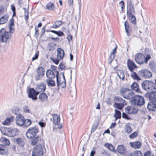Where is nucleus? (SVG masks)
Returning a JSON list of instances; mask_svg holds the SVG:
<instances>
[{
  "mask_svg": "<svg viewBox=\"0 0 156 156\" xmlns=\"http://www.w3.org/2000/svg\"><path fill=\"white\" fill-rule=\"evenodd\" d=\"M10 31L7 32L4 28L0 30V41L1 42L5 43L11 37Z\"/></svg>",
  "mask_w": 156,
  "mask_h": 156,
  "instance_id": "1",
  "label": "nucleus"
},
{
  "mask_svg": "<svg viewBox=\"0 0 156 156\" xmlns=\"http://www.w3.org/2000/svg\"><path fill=\"white\" fill-rule=\"evenodd\" d=\"M44 147L39 144L34 148L32 151V156H42L44 154Z\"/></svg>",
  "mask_w": 156,
  "mask_h": 156,
  "instance_id": "2",
  "label": "nucleus"
},
{
  "mask_svg": "<svg viewBox=\"0 0 156 156\" xmlns=\"http://www.w3.org/2000/svg\"><path fill=\"white\" fill-rule=\"evenodd\" d=\"M38 132V129L35 126L30 128L27 131L26 135L28 138H32L34 137Z\"/></svg>",
  "mask_w": 156,
  "mask_h": 156,
  "instance_id": "3",
  "label": "nucleus"
},
{
  "mask_svg": "<svg viewBox=\"0 0 156 156\" xmlns=\"http://www.w3.org/2000/svg\"><path fill=\"white\" fill-rule=\"evenodd\" d=\"M144 90H152L154 88L155 84L151 81H145L141 84Z\"/></svg>",
  "mask_w": 156,
  "mask_h": 156,
  "instance_id": "4",
  "label": "nucleus"
},
{
  "mask_svg": "<svg viewBox=\"0 0 156 156\" xmlns=\"http://www.w3.org/2000/svg\"><path fill=\"white\" fill-rule=\"evenodd\" d=\"M120 92L124 98H135L134 92L129 89H123Z\"/></svg>",
  "mask_w": 156,
  "mask_h": 156,
  "instance_id": "5",
  "label": "nucleus"
},
{
  "mask_svg": "<svg viewBox=\"0 0 156 156\" xmlns=\"http://www.w3.org/2000/svg\"><path fill=\"white\" fill-rule=\"evenodd\" d=\"M129 101L133 105L138 106L143 105L145 103L144 98H130Z\"/></svg>",
  "mask_w": 156,
  "mask_h": 156,
  "instance_id": "6",
  "label": "nucleus"
},
{
  "mask_svg": "<svg viewBox=\"0 0 156 156\" xmlns=\"http://www.w3.org/2000/svg\"><path fill=\"white\" fill-rule=\"evenodd\" d=\"M139 3V0H129L127 2V9H130L131 12H134V5L136 7Z\"/></svg>",
  "mask_w": 156,
  "mask_h": 156,
  "instance_id": "7",
  "label": "nucleus"
},
{
  "mask_svg": "<svg viewBox=\"0 0 156 156\" xmlns=\"http://www.w3.org/2000/svg\"><path fill=\"white\" fill-rule=\"evenodd\" d=\"M150 101L147 105V108L150 111L156 110V98H149Z\"/></svg>",
  "mask_w": 156,
  "mask_h": 156,
  "instance_id": "8",
  "label": "nucleus"
},
{
  "mask_svg": "<svg viewBox=\"0 0 156 156\" xmlns=\"http://www.w3.org/2000/svg\"><path fill=\"white\" fill-rule=\"evenodd\" d=\"M135 58L136 62L139 64L144 62L145 56L142 53H139L136 54Z\"/></svg>",
  "mask_w": 156,
  "mask_h": 156,
  "instance_id": "9",
  "label": "nucleus"
},
{
  "mask_svg": "<svg viewBox=\"0 0 156 156\" xmlns=\"http://www.w3.org/2000/svg\"><path fill=\"white\" fill-rule=\"evenodd\" d=\"M140 75L144 78H150L152 76V73L146 69L141 70L139 72Z\"/></svg>",
  "mask_w": 156,
  "mask_h": 156,
  "instance_id": "10",
  "label": "nucleus"
},
{
  "mask_svg": "<svg viewBox=\"0 0 156 156\" xmlns=\"http://www.w3.org/2000/svg\"><path fill=\"white\" fill-rule=\"evenodd\" d=\"M125 112L129 114H133L137 113L138 109L132 106H128L125 108Z\"/></svg>",
  "mask_w": 156,
  "mask_h": 156,
  "instance_id": "11",
  "label": "nucleus"
},
{
  "mask_svg": "<svg viewBox=\"0 0 156 156\" xmlns=\"http://www.w3.org/2000/svg\"><path fill=\"white\" fill-rule=\"evenodd\" d=\"M28 90L29 98H37V96L39 94V92L33 88H29Z\"/></svg>",
  "mask_w": 156,
  "mask_h": 156,
  "instance_id": "12",
  "label": "nucleus"
},
{
  "mask_svg": "<svg viewBox=\"0 0 156 156\" xmlns=\"http://www.w3.org/2000/svg\"><path fill=\"white\" fill-rule=\"evenodd\" d=\"M16 122L18 126H22L24 123V117L20 114H18L16 116Z\"/></svg>",
  "mask_w": 156,
  "mask_h": 156,
  "instance_id": "13",
  "label": "nucleus"
},
{
  "mask_svg": "<svg viewBox=\"0 0 156 156\" xmlns=\"http://www.w3.org/2000/svg\"><path fill=\"white\" fill-rule=\"evenodd\" d=\"M63 78H62V80L61 78L58 77V76H56L57 82L58 86H60L62 87H64L66 86V84L64 74H63Z\"/></svg>",
  "mask_w": 156,
  "mask_h": 156,
  "instance_id": "14",
  "label": "nucleus"
},
{
  "mask_svg": "<svg viewBox=\"0 0 156 156\" xmlns=\"http://www.w3.org/2000/svg\"><path fill=\"white\" fill-rule=\"evenodd\" d=\"M19 132V130L16 128L13 129H9L8 136L12 137L17 136Z\"/></svg>",
  "mask_w": 156,
  "mask_h": 156,
  "instance_id": "15",
  "label": "nucleus"
},
{
  "mask_svg": "<svg viewBox=\"0 0 156 156\" xmlns=\"http://www.w3.org/2000/svg\"><path fill=\"white\" fill-rule=\"evenodd\" d=\"M130 11V9H127V15L129 17L131 22L133 23H134L136 22V19L135 17L133 14L135 13V10H134V12H131Z\"/></svg>",
  "mask_w": 156,
  "mask_h": 156,
  "instance_id": "16",
  "label": "nucleus"
},
{
  "mask_svg": "<svg viewBox=\"0 0 156 156\" xmlns=\"http://www.w3.org/2000/svg\"><path fill=\"white\" fill-rule=\"evenodd\" d=\"M127 64L129 69L131 72L136 67L134 63L129 59L127 60Z\"/></svg>",
  "mask_w": 156,
  "mask_h": 156,
  "instance_id": "17",
  "label": "nucleus"
},
{
  "mask_svg": "<svg viewBox=\"0 0 156 156\" xmlns=\"http://www.w3.org/2000/svg\"><path fill=\"white\" fill-rule=\"evenodd\" d=\"M37 73L38 76L36 77V79L37 80H39L44 75V70L42 67H39L37 69Z\"/></svg>",
  "mask_w": 156,
  "mask_h": 156,
  "instance_id": "18",
  "label": "nucleus"
},
{
  "mask_svg": "<svg viewBox=\"0 0 156 156\" xmlns=\"http://www.w3.org/2000/svg\"><path fill=\"white\" fill-rule=\"evenodd\" d=\"M52 116L53 118V124L55 125H58L60 121V116L56 114H52Z\"/></svg>",
  "mask_w": 156,
  "mask_h": 156,
  "instance_id": "19",
  "label": "nucleus"
},
{
  "mask_svg": "<svg viewBox=\"0 0 156 156\" xmlns=\"http://www.w3.org/2000/svg\"><path fill=\"white\" fill-rule=\"evenodd\" d=\"M46 89L45 85L44 83H41L38 85L36 88V90L39 92V93L40 92H44Z\"/></svg>",
  "mask_w": 156,
  "mask_h": 156,
  "instance_id": "20",
  "label": "nucleus"
},
{
  "mask_svg": "<svg viewBox=\"0 0 156 156\" xmlns=\"http://www.w3.org/2000/svg\"><path fill=\"white\" fill-rule=\"evenodd\" d=\"M118 152L122 154H124L126 152V147L122 145H119L117 148Z\"/></svg>",
  "mask_w": 156,
  "mask_h": 156,
  "instance_id": "21",
  "label": "nucleus"
},
{
  "mask_svg": "<svg viewBox=\"0 0 156 156\" xmlns=\"http://www.w3.org/2000/svg\"><path fill=\"white\" fill-rule=\"evenodd\" d=\"M57 57L59 60H61L63 58L64 55V53L63 50L61 48H58L57 49Z\"/></svg>",
  "mask_w": 156,
  "mask_h": 156,
  "instance_id": "22",
  "label": "nucleus"
},
{
  "mask_svg": "<svg viewBox=\"0 0 156 156\" xmlns=\"http://www.w3.org/2000/svg\"><path fill=\"white\" fill-rule=\"evenodd\" d=\"M129 145L131 147L135 148H139L141 146V144L139 141H135L133 142H130Z\"/></svg>",
  "mask_w": 156,
  "mask_h": 156,
  "instance_id": "23",
  "label": "nucleus"
},
{
  "mask_svg": "<svg viewBox=\"0 0 156 156\" xmlns=\"http://www.w3.org/2000/svg\"><path fill=\"white\" fill-rule=\"evenodd\" d=\"M9 16L7 15H4L0 18V25L4 24L6 23L8 20Z\"/></svg>",
  "mask_w": 156,
  "mask_h": 156,
  "instance_id": "24",
  "label": "nucleus"
},
{
  "mask_svg": "<svg viewBox=\"0 0 156 156\" xmlns=\"http://www.w3.org/2000/svg\"><path fill=\"white\" fill-rule=\"evenodd\" d=\"M131 87L132 89L134 90L135 91L138 93L141 92L139 88V85L136 83H133Z\"/></svg>",
  "mask_w": 156,
  "mask_h": 156,
  "instance_id": "25",
  "label": "nucleus"
},
{
  "mask_svg": "<svg viewBox=\"0 0 156 156\" xmlns=\"http://www.w3.org/2000/svg\"><path fill=\"white\" fill-rule=\"evenodd\" d=\"M46 75L47 76L49 79H51L55 77V75L53 71L51 69L48 70L47 71Z\"/></svg>",
  "mask_w": 156,
  "mask_h": 156,
  "instance_id": "26",
  "label": "nucleus"
},
{
  "mask_svg": "<svg viewBox=\"0 0 156 156\" xmlns=\"http://www.w3.org/2000/svg\"><path fill=\"white\" fill-rule=\"evenodd\" d=\"M14 25L13 20L12 18L9 20V31L11 33H13L14 32V30L12 27Z\"/></svg>",
  "mask_w": 156,
  "mask_h": 156,
  "instance_id": "27",
  "label": "nucleus"
},
{
  "mask_svg": "<svg viewBox=\"0 0 156 156\" xmlns=\"http://www.w3.org/2000/svg\"><path fill=\"white\" fill-rule=\"evenodd\" d=\"M117 73L119 78L123 80L125 77V74L123 71L119 70L117 71Z\"/></svg>",
  "mask_w": 156,
  "mask_h": 156,
  "instance_id": "28",
  "label": "nucleus"
},
{
  "mask_svg": "<svg viewBox=\"0 0 156 156\" xmlns=\"http://www.w3.org/2000/svg\"><path fill=\"white\" fill-rule=\"evenodd\" d=\"M6 147L4 145H0V154H4L7 152Z\"/></svg>",
  "mask_w": 156,
  "mask_h": 156,
  "instance_id": "29",
  "label": "nucleus"
},
{
  "mask_svg": "<svg viewBox=\"0 0 156 156\" xmlns=\"http://www.w3.org/2000/svg\"><path fill=\"white\" fill-rule=\"evenodd\" d=\"M13 119V117L7 118L4 121L2 122V123L4 125H9L10 123L12 121Z\"/></svg>",
  "mask_w": 156,
  "mask_h": 156,
  "instance_id": "30",
  "label": "nucleus"
},
{
  "mask_svg": "<svg viewBox=\"0 0 156 156\" xmlns=\"http://www.w3.org/2000/svg\"><path fill=\"white\" fill-rule=\"evenodd\" d=\"M47 9L50 10H53L55 9L54 5L51 2H49L48 3L46 6Z\"/></svg>",
  "mask_w": 156,
  "mask_h": 156,
  "instance_id": "31",
  "label": "nucleus"
},
{
  "mask_svg": "<svg viewBox=\"0 0 156 156\" xmlns=\"http://www.w3.org/2000/svg\"><path fill=\"white\" fill-rule=\"evenodd\" d=\"M125 129V132L128 133H130L132 131V129L129 123L126 125Z\"/></svg>",
  "mask_w": 156,
  "mask_h": 156,
  "instance_id": "32",
  "label": "nucleus"
},
{
  "mask_svg": "<svg viewBox=\"0 0 156 156\" xmlns=\"http://www.w3.org/2000/svg\"><path fill=\"white\" fill-rule=\"evenodd\" d=\"M9 129L6 127H2L1 129V132L2 134L8 136Z\"/></svg>",
  "mask_w": 156,
  "mask_h": 156,
  "instance_id": "33",
  "label": "nucleus"
},
{
  "mask_svg": "<svg viewBox=\"0 0 156 156\" xmlns=\"http://www.w3.org/2000/svg\"><path fill=\"white\" fill-rule=\"evenodd\" d=\"M46 82L49 86H55V82L51 79H48L46 80Z\"/></svg>",
  "mask_w": 156,
  "mask_h": 156,
  "instance_id": "34",
  "label": "nucleus"
},
{
  "mask_svg": "<svg viewBox=\"0 0 156 156\" xmlns=\"http://www.w3.org/2000/svg\"><path fill=\"white\" fill-rule=\"evenodd\" d=\"M114 106L115 107L120 110H121L124 107L122 103H120L117 102L115 103Z\"/></svg>",
  "mask_w": 156,
  "mask_h": 156,
  "instance_id": "35",
  "label": "nucleus"
},
{
  "mask_svg": "<svg viewBox=\"0 0 156 156\" xmlns=\"http://www.w3.org/2000/svg\"><path fill=\"white\" fill-rule=\"evenodd\" d=\"M104 146L110 151H115L114 147L112 145L109 143H106L105 144Z\"/></svg>",
  "mask_w": 156,
  "mask_h": 156,
  "instance_id": "36",
  "label": "nucleus"
},
{
  "mask_svg": "<svg viewBox=\"0 0 156 156\" xmlns=\"http://www.w3.org/2000/svg\"><path fill=\"white\" fill-rule=\"evenodd\" d=\"M16 142L20 146L23 147L24 145V143L22 140L20 138L16 139Z\"/></svg>",
  "mask_w": 156,
  "mask_h": 156,
  "instance_id": "37",
  "label": "nucleus"
},
{
  "mask_svg": "<svg viewBox=\"0 0 156 156\" xmlns=\"http://www.w3.org/2000/svg\"><path fill=\"white\" fill-rule=\"evenodd\" d=\"M62 22L60 21H57L55 22L53 25V27L57 28L61 26L62 24Z\"/></svg>",
  "mask_w": 156,
  "mask_h": 156,
  "instance_id": "38",
  "label": "nucleus"
},
{
  "mask_svg": "<svg viewBox=\"0 0 156 156\" xmlns=\"http://www.w3.org/2000/svg\"><path fill=\"white\" fill-rule=\"evenodd\" d=\"M115 113L114 114V117L116 118L115 120L117 119L121 118V112L116 109L115 110Z\"/></svg>",
  "mask_w": 156,
  "mask_h": 156,
  "instance_id": "39",
  "label": "nucleus"
},
{
  "mask_svg": "<svg viewBox=\"0 0 156 156\" xmlns=\"http://www.w3.org/2000/svg\"><path fill=\"white\" fill-rule=\"evenodd\" d=\"M131 77L134 79L137 80H140V78L138 76L136 73H135L133 72L131 74Z\"/></svg>",
  "mask_w": 156,
  "mask_h": 156,
  "instance_id": "40",
  "label": "nucleus"
},
{
  "mask_svg": "<svg viewBox=\"0 0 156 156\" xmlns=\"http://www.w3.org/2000/svg\"><path fill=\"white\" fill-rule=\"evenodd\" d=\"M114 101L117 102L122 103L123 104V106H124L125 104L126 105V104L125 103V101L122 98H115Z\"/></svg>",
  "mask_w": 156,
  "mask_h": 156,
  "instance_id": "41",
  "label": "nucleus"
},
{
  "mask_svg": "<svg viewBox=\"0 0 156 156\" xmlns=\"http://www.w3.org/2000/svg\"><path fill=\"white\" fill-rule=\"evenodd\" d=\"M125 29L127 35L128 36H129V26L128 25V23L126 21H125L124 23Z\"/></svg>",
  "mask_w": 156,
  "mask_h": 156,
  "instance_id": "42",
  "label": "nucleus"
},
{
  "mask_svg": "<svg viewBox=\"0 0 156 156\" xmlns=\"http://www.w3.org/2000/svg\"><path fill=\"white\" fill-rule=\"evenodd\" d=\"M39 139V137L38 136L35 137L33 139L31 142V144L33 145H36L38 142Z\"/></svg>",
  "mask_w": 156,
  "mask_h": 156,
  "instance_id": "43",
  "label": "nucleus"
},
{
  "mask_svg": "<svg viewBox=\"0 0 156 156\" xmlns=\"http://www.w3.org/2000/svg\"><path fill=\"white\" fill-rule=\"evenodd\" d=\"M2 141L3 143H5L6 145H9L10 144L9 140L5 137H2Z\"/></svg>",
  "mask_w": 156,
  "mask_h": 156,
  "instance_id": "44",
  "label": "nucleus"
},
{
  "mask_svg": "<svg viewBox=\"0 0 156 156\" xmlns=\"http://www.w3.org/2000/svg\"><path fill=\"white\" fill-rule=\"evenodd\" d=\"M31 123V121L29 119H24V124L26 126H30Z\"/></svg>",
  "mask_w": 156,
  "mask_h": 156,
  "instance_id": "45",
  "label": "nucleus"
},
{
  "mask_svg": "<svg viewBox=\"0 0 156 156\" xmlns=\"http://www.w3.org/2000/svg\"><path fill=\"white\" fill-rule=\"evenodd\" d=\"M23 112L27 113H30V110L29 107L27 106H24L23 108Z\"/></svg>",
  "mask_w": 156,
  "mask_h": 156,
  "instance_id": "46",
  "label": "nucleus"
},
{
  "mask_svg": "<svg viewBox=\"0 0 156 156\" xmlns=\"http://www.w3.org/2000/svg\"><path fill=\"white\" fill-rule=\"evenodd\" d=\"M138 135V133L137 132H135L129 135V137L130 138L133 139L136 137Z\"/></svg>",
  "mask_w": 156,
  "mask_h": 156,
  "instance_id": "47",
  "label": "nucleus"
},
{
  "mask_svg": "<svg viewBox=\"0 0 156 156\" xmlns=\"http://www.w3.org/2000/svg\"><path fill=\"white\" fill-rule=\"evenodd\" d=\"M23 9L25 11L24 16L25 17V19L27 20H28L29 18L28 12L25 8H23Z\"/></svg>",
  "mask_w": 156,
  "mask_h": 156,
  "instance_id": "48",
  "label": "nucleus"
},
{
  "mask_svg": "<svg viewBox=\"0 0 156 156\" xmlns=\"http://www.w3.org/2000/svg\"><path fill=\"white\" fill-rule=\"evenodd\" d=\"M6 10V9L4 6L0 5V15L4 13Z\"/></svg>",
  "mask_w": 156,
  "mask_h": 156,
  "instance_id": "49",
  "label": "nucleus"
},
{
  "mask_svg": "<svg viewBox=\"0 0 156 156\" xmlns=\"http://www.w3.org/2000/svg\"><path fill=\"white\" fill-rule=\"evenodd\" d=\"M115 55L114 54H110V55L109 57V59L110 62H109V63H110L115 58Z\"/></svg>",
  "mask_w": 156,
  "mask_h": 156,
  "instance_id": "50",
  "label": "nucleus"
},
{
  "mask_svg": "<svg viewBox=\"0 0 156 156\" xmlns=\"http://www.w3.org/2000/svg\"><path fill=\"white\" fill-rule=\"evenodd\" d=\"M39 56V51H38L36 52V54L32 58V61H34L35 60L37 59Z\"/></svg>",
  "mask_w": 156,
  "mask_h": 156,
  "instance_id": "51",
  "label": "nucleus"
},
{
  "mask_svg": "<svg viewBox=\"0 0 156 156\" xmlns=\"http://www.w3.org/2000/svg\"><path fill=\"white\" fill-rule=\"evenodd\" d=\"M149 94V97L148 98H156V92L155 91L151 92Z\"/></svg>",
  "mask_w": 156,
  "mask_h": 156,
  "instance_id": "52",
  "label": "nucleus"
},
{
  "mask_svg": "<svg viewBox=\"0 0 156 156\" xmlns=\"http://www.w3.org/2000/svg\"><path fill=\"white\" fill-rule=\"evenodd\" d=\"M135 156H143V154L141 152L139 151H136L134 152Z\"/></svg>",
  "mask_w": 156,
  "mask_h": 156,
  "instance_id": "53",
  "label": "nucleus"
},
{
  "mask_svg": "<svg viewBox=\"0 0 156 156\" xmlns=\"http://www.w3.org/2000/svg\"><path fill=\"white\" fill-rule=\"evenodd\" d=\"M144 156H154V154H152L149 151H147L144 154Z\"/></svg>",
  "mask_w": 156,
  "mask_h": 156,
  "instance_id": "54",
  "label": "nucleus"
},
{
  "mask_svg": "<svg viewBox=\"0 0 156 156\" xmlns=\"http://www.w3.org/2000/svg\"><path fill=\"white\" fill-rule=\"evenodd\" d=\"M151 56L149 55H147L146 57H145V62L144 63H147L148 60L150 58Z\"/></svg>",
  "mask_w": 156,
  "mask_h": 156,
  "instance_id": "55",
  "label": "nucleus"
},
{
  "mask_svg": "<svg viewBox=\"0 0 156 156\" xmlns=\"http://www.w3.org/2000/svg\"><path fill=\"white\" fill-rule=\"evenodd\" d=\"M51 60L53 61V62L55 63L57 65L58 64L59 62V59H53L51 58Z\"/></svg>",
  "mask_w": 156,
  "mask_h": 156,
  "instance_id": "56",
  "label": "nucleus"
},
{
  "mask_svg": "<svg viewBox=\"0 0 156 156\" xmlns=\"http://www.w3.org/2000/svg\"><path fill=\"white\" fill-rule=\"evenodd\" d=\"M122 117L123 118H124L127 119H129V118L128 117V115L124 112H123L122 113Z\"/></svg>",
  "mask_w": 156,
  "mask_h": 156,
  "instance_id": "57",
  "label": "nucleus"
},
{
  "mask_svg": "<svg viewBox=\"0 0 156 156\" xmlns=\"http://www.w3.org/2000/svg\"><path fill=\"white\" fill-rule=\"evenodd\" d=\"M119 4L120 5V6L121 7L122 10L125 6L124 2L122 1H121L119 2Z\"/></svg>",
  "mask_w": 156,
  "mask_h": 156,
  "instance_id": "58",
  "label": "nucleus"
},
{
  "mask_svg": "<svg viewBox=\"0 0 156 156\" xmlns=\"http://www.w3.org/2000/svg\"><path fill=\"white\" fill-rule=\"evenodd\" d=\"M47 96L46 94L44 93H41L39 96V98H47Z\"/></svg>",
  "mask_w": 156,
  "mask_h": 156,
  "instance_id": "59",
  "label": "nucleus"
},
{
  "mask_svg": "<svg viewBox=\"0 0 156 156\" xmlns=\"http://www.w3.org/2000/svg\"><path fill=\"white\" fill-rule=\"evenodd\" d=\"M38 124L41 127H44L45 126V123L43 122H39Z\"/></svg>",
  "mask_w": 156,
  "mask_h": 156,
  "instance_id": "60",
  "label": "nucleus"
},
{
  "mask_svg": "<svg viewBox=\"0 0 156 156\" xmlns=\"http://www.w3.org/2000/svg\"><path fill=\"white\" fill-rule=\"evenodd\" d=\"M117 46H116L115 47V48H114L112 51V52L111 53V54H114V55H115V54L116 53V48H117Z\"/></svg>",
  "mask_w": 156,
  "mask_h": 156,
  "instance_id": "61",
  "label": "nucleus"
},
{
  "mask_svg": "<svg viewBox=\"0 0 156 156\" xmlns=\"http://www.w3.org/2000/svg\"><path fill=\"white\" fill-rule=\"evenodd\" d=\"M56 34L59 36H62L64 34L62 32L59 31V32H57V33H56Z\"/></svg>",
  "mask_w": 156,
  "mask_h": 156,
  "instance_id": "62",
  "label": "nucleus"
},
{
  "mask_svg": "<svg viewBox=\"0 0 156 156\" xmlns=\"http://www.w3.org/2000/svg\"><path fill=\"white\" fill-rule=\"evenodd\" d=\"M11 9L13 11L14 13H15V7L14 5L13 4H12L11 5Z\"/></svg>",
  "mask_w": 156,
  "mask_h": 156,
  "instance_id": "63",
  "label": "nucleus"
},
{
  "mask_svg": "<svg viewBox=\"0 0 156 156\" xmlns=\"http://www.w3.org/2000/svg\"><path fill=\"white\" fill-rule=\"evenodd\" d=\"M95 150H94V149H93L90 152V156H94V155L95 154Z\"/></svg>",
  "mask_w": 156,
  "mask_h": 156,
  "instance_id": "64",
  "label": "nucleus"
}]
</instances>
